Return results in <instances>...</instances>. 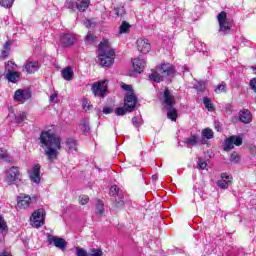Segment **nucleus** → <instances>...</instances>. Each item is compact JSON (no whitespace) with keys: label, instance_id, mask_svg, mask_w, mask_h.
Returning a JSON list of instances; mask_svg holds the SVG:
<instances>
[{"label":"nucleus","instance_id":"nucleus-1","mask_svg":"<svg viewBox=\"0 0 256 256\" xmlns=\"http://www.w3.org/2000/svg\"><path fill=\"white\" fill-rule=\"evenodd\" d=\"M39 145L44 149V155L49 163L59 159V151H61V137L55 135L51 130L42 131L39 137Z\"/></svg>","mask_w":256,"mask_h":256},{"label":"nucleus","instance_id":"nucleus-2","mask_svg":"<svg viewBox=\"0 0 256 256\" xmlns=\"http://www.w3.org/2000/svg\"><path fill=\"white\" fill-rule=\"evenodd\" d=\"M98 59L102 67H111L115 63V50L111 48V42L103 39L98 46Z\"/></svg>","mask_w":256,"mask_h":256},{"label":"nucleus","instance_id":"nucleus-3","mask_svg":"<svg viewBox=\"0 0 256 256\" xmlns=\"http://www.w3.org/2000/svg\"><path fill=\"white\" fill-rule=\"evenodd\" d=\"M163 103L165 105V109L168 111L167 118L171 121H177L179 113L175 108V96H173V93H171V90H169V88H165L163 92Z\"/></svg>","mask_w":256,"mask_h":256},{"label":"nucleus","instance_id":"nucleus-4","mask_svg":"<svg viewBox=\"0 0 256 256\" xmlns=\"http://www.w3.org/2000/svg\"><path fill=\"white\" fill-rule=\"evenodd\" d=\"M45 209H37L34 211L30 217V221L33 225V227H36V229H39V227H43L45 225Z\"/></svg>","mask_w":256,"mask_h":256},{"label":"nucleus","instance_id":"nucleus-5","mask_svg":"<svg viewBox=\"0 0 256 256\" xmlns=\"http://www.w3.org/2000/svg\"><path fill=\"white\" fill-rule=\"evenodd\" d=\"M107 83H109V81L107 80H101L93 83L91 86L92 93L96 97L100 96L102 99H105V95L107 94V89H108Z\"/></svg>","mask_w":256,"mask_h":256},{"label":"nucleus","instance_id":"nucleus-6","mask_svg":"<svg viewBox=\"0 0 256 256\" xmlns=\"http://www.w3.org/2000/svg\"><path fill=\"white\" fill-rule=\"evenodd\" d=\"M217 20L222 33H229L231 31V22L227 19V12L221 11L217 16Z\"/></svg>","mask_w":256,"mask_h":256},{"label":"nucleus","instance_id":"nucleus-7","mask_svg":"<svg viewBox=\"0 0 256 256\" xmlns=\"http://www.w3.org/2000/svg\"><path fill=\"white\" fill-rule=\"evenodd\" d=\"M243 145V138L240 136H230L224 143V151H231L234 147H241Z\"/></svg>","mask_w":256,"mask_h":256},{"label":"nucleus","instance_id":"nucleus-8","mask_svg":"<svg viewBox=\"0 0 256 256\" xmlns=\"http://www.w3.org/2000/svg\"><path fill=\"white\" fill-rule=\"evenodd\" d=\"M21 176V172L19 171V167L12 166L6 173V183L8 185H15Z\"/></svg>","mask_w":256,"mask_h":256},{"label":"nucleus","instance_id":"nucleus-9","mask_svg":"<svg viewBox=\"0 0 256 256\" xmlns=\"http://www.w3.org/2000/svg\"><path fill=\"white\" fill-rule=\"evenodd\" d=\"M47 241L49 245H54L57 247V249H60L61 251H65V249H67V241L63 238L48 234Z\"/></svg>","mask_w":256,"mask_h":256},{"label":"nucleus","instance_id":"nucleus-10","mask_svg":"<svg viewBox=\"0 0 256 256\" xmlns=\"http://www.w3.org/2000/svg\"><path fill=\"white\" fill-rule=\"evenodd\" d=\"M31 203H33V200L31 199L30 195L21 193L17 197V209H20V210L29 209V207H31Z\"/></svg>","mask_w":256,"mask_h":256},{"label":"nucleus","instance_id":"nucleus-11","mask_svg":"<svg viewBox=\"0 0 256 256\" xmlns=\"http://www.w3.org/2000/svg\"><path fill=\"white\" fill-rule=\"evenodd\" d=\"M124 107H127L129 111H135L137 107V96L134 92H128L124 98Z\"/></svg>","mask_w":256,"mask_h":256},{"label":"nucleus","instance_id":"nucleus-12","mask_svg":"<svg viewBox=\"0 0 256 256\" xmlns=\"http://www.w3.org/2000/svg\"><path fill=\"white\" fill-rule=\"evenodd\" d=\"M31 99V90L29 89H18L14 93V101L23 102Z\"/></svg>","mask_w":256,"mask_h":256},{"label":"nucleus","instance_id":"nucleus-13","mask_svg":"<svg viewBox=\"0 0 256 256\" xmlns=\"http://www.w3.org/2000/svg\"><path fill=\"white\" fill-rule=\"evenodd\" d=\"M29 177H30V181H32V183H36L38 185V183H41V165L40 164H35L31 171L29 172Z\"/></svg>","mask_w":256,"mask_h":256},{"label":"nucleus","instance_id":"nucleus-14","mask_svg":"<svg viewBox=\"0 0 256 256\" xmlns=\"http://www.w3.org/2000/svg\"><path fill=\"white\" fill-rule=\"evenodd\" d=\"M77 41V37L73 33H63L60 35V43L63 47H71Z\"/></svg>","mask_w":256,"mask_h":256},{"label":"nucleus","instance_id":"nucleus-15","mask_svg":"<svg viewBox=\"0 0 256 256\" xmlns=\"http://www.w3.org/2000/svg\"><path fill=\"white\" fill-rule=\"evenodd\" d=\"M136 45L138 51H140V53H143L144 55H147V53L151 51V43H149L148 39L139 38L136 42Z\"/></svg>","mask_w":256,"mask_h":256},{"label":"nucleus","instance_id":"nucleus-16","mask_svg":"<svg viewBox=\"0 0 256 256\" xmlns=\"http://www.w3.org/2000/svg\"><path fill=\"white\" fill-rule=\"evenodd\" d=\"M160 73L164 77H165V75H166V77H173V75H175V73H177V70L175 69V66H173L172 64L163 63L160 66Z\"/></svg>","mask_w":256,"mask_h":256},{"label":"nucleus","instance_id":"nucleus-17","mask_svg":"<svg viewBox=\"0 0 256 256\" xmlns=\"http://www.w3.org/2000/svg\"><path fill=\"white\" fill-rule=\"evenodd\" d=\"M5 78L9 83H17L21 80V72L8 70Z\"/></svg>","mask_w":256,"mask_h":256},{"label":"nucleus","instance_id":"nucleus-18","mask_svg":"<svg viewBox=\"0 0 256 256\" xmlns=\"http://www.w3.org/2000/svg\"><path fill=\"white\" fill-rule=\"evenodd\" d=\"M133 69L136 73H141L145 69V60L141 58H134L132 60Z\"/></svg>","mask_w":256,"mask_h":256},{"label":"nucleus","instance_id":"nucleus-19","mask_svg":"<svg viewBox=\"0 0 256 256\" xmlns=\"http://www.w3.org/2000/svg\"><path fill=\"white\" fill-rule=\"evenodd\" d=\"M61 75L65 81H73V78L75 77V72H73V68H71V66H68L62 69Z\"/></svg>","mask_w":256,"mask_h":256},{"label":"nucleus","instance_id":"nucleus-20","mask_svg":"<svg viewBox=\"0 0 256 256\" xmlns=\"http://www.w3.org/2000/svg\"><path fill=\"white\" fill-rule=\"evenodd\" d=\"M11 45H13V41L8 40L5 42L4 47L0 53V59H7L9 53H11Z\"/></svg>","mask_w":256,"mask_h":256},{"label":"nucleus","instance_id":"nucleus-21","mask_svg":"<svg viewBox=\"0 0 256 256\" xmlns=\"http://www.w3.org/2000/svg\"><path fill=\"white\" fill-rule=\"evenodd\" d=\"M37 69H39L37 62H28L24 65L23 71H26L28 75H32Z\"/></svg>","mask_w":256,"mask_h":256},{"label":"nucleus","instance_id":"nucleus-22","mask_svg":"<svg viewBox=\"0 0 256 256\" xmlns=\"http://www.w3.org/2000/svg\"><path fill=\"white\" fill-rule=\"evenodd\" d=\"M66 151L68 153H75V151H77V140L68 138L66 140Z\"/></svg>","mask_w":256,"mask_h":256},{"label":"nucleus","instance_id":"nucleus-23","mask_svg":"<svg viewBox=\"0 0 256 256\" xmlns=\"http://www.w3.org/2000/svg\"><path fill=\"white\" fill-rule=\"evenodd\" d=\"M239 119L242 123H251L252 116H251V111L249 110H242L239 113Z\"/></svg>","mask_w":256,"mask_h":256},{"label":"nucleus","instance_id":"nucleus-24","mask_svg":"<svg viewBox=\"0 0 256 256\" xmlns=\"http://www.w3.org/2000/svg\"><path fill=\"white\" fill-rule=\"evenodd\" d=\"M114 11L116 17H123L125 15V6L123 4H116Z\"/></svg>","mask_w":256,"mask_h":256},{"label":"nucleus","instance_id":"nucleus-25","mask_svg":"<svg viewBox=\"0 0 256 256\" xmlns=\"http://www.w3.org/2000/svg\"><path fill=\"white\" fill-rule=\"evenodd\" d=\"M84 41L86 45H93V43H97V36L93 33H88Z\"/></svg>","mask_w":256,"mask_h":256},{"label":"nucleus","instance_id":"nucleus-26","mask_svg":"<svg viewBox=\"0 0 256 256\" xmlns=\"http://www.w3.org/2000/svg\"><path fill=\"white\" fill-rule=\"evenodd\" d=\"M149 77L155 83H161V81H164L163 74H160L159 72H154V73L150 74Z\"/></svg>","mask_w":256,"mask_h":256},{"label":"nucleus","instance_id":"nucleus-27","mask_svg":"<svg viewBox=\"0 0 256 256\" xmlns=\"http://www.w3.org/2000/svg\"><path fill=\"white\" fill-rule=\"evenodd\" d=\"M214 91L217 93V95H220V93H227V83L221 82L216 86Z\"/></svg>","mask_w":256,"mask_h":256},{"label":"nucleus","instance_id":"nucleus-28","mask_svg":"<svg viewBox=\"0 0 256 256\" xmlns=\"http://www.w3.org/2000/svg\"><path fill=\"white\" fill-rule=\"evenodd\" d=\"M203 104L208 111H215V106L213 105V103H211V99H209V97L203 98Z\"/></svg>","mask_w":256,"mask_h":256},{"label":"nucleus","instance_id":"nucleus-29","mask_svg":"<svg viewBox=\"0 0 256 256\" xmlns=\"http://www.w3.org/2000/svg\"><path fill=\"white\" fill-rule=\"evenodd\" d=\"M9 230V226H7V221H5V217L3 214H0V233H5V231Z\"/></svg>","mask_w":256,"mask_h":256},{"label":"nucleus","instance_id":"nucleus-30","mask_svg":"<svg viewBox=\"0 0 256 256\" xmlns=\"http://www.w3.org/2000/svg\"><path fill=\"white\" fill-rule=\"evenodd\" d=\"M127 113H132V111H129V108L127 106L124 107H118L115 110V114L119 116L127 115Z\"/></svg>","mask_w":256,"mask_h":256},{"label":"nucleus","instance_id":"nucleus-31","mask_svg":"<svg viewBox=\"0 0 256 256\" xmlns=\"http://www.w3.org/2000/svg\"><path fill=\"white\" fill-rule=\"evenodd\" d=\"M83 25L86 27V29H95L97 23L94 19H84Z\"/></svg>","mask_w":256,"mask_h":256},{"label":"nucleus","instance_id":"nucleus-32","mask_svg":"<svg viewBox=\"0 0 256 256\" xmlns=\"http://www.w3.org/2000/svg\"><path fill=\"white\" fill-rule=\"evenodd\" d=\"M105 213V204L103 201L98 200L96 204V215H103Z\"/></svg>","mask_w":256,"mask_h":256},{"label":"nucleus","instance_id":"nucleus-33","mask_svg":"<svg viewBox=\"0 0 256 256\" xmlns=\"http://www.w3.org/2000/svg\"><path fill=\"white\" fill-rule=\"evenodd\" d=\"M202 137H204V139H213V137H214L213 130L211 128L203 129L202 130Z\"/></svg>","mask_w":256,"mask_h":256},{"label":"nucleus","instance_id":"nucleus-34","mask_svg":"<svg viewBox=\"0 0 256 256\" xmlns=\"http://www.w3.org/2000/svg\"><path fill=\"white\" fill-rule=\"evenodd\" d=\"M80 129L84 133H89V131L91 130V128L89 127V121L88 120H82L80 122Z\"/></svg>","mask_w":256,"mask_h":256},{"label":"nucleus","instance_id":"nucleus-35","mask_svg":"<svg viewBox=\"0 0 256 256\" xmlns=\"http://www.w3.org/2000/svg\"><path fill=\"white\" fill-rule=\"evenodd\" d=\"M77 9H79V11H87V9H89V0H82L77 4Z\"/></svg>","mask_w":256,"mask_h":256},{"label":"nucleus","instance_id":"nucleus-36","mask_svg":"<svg viewBox=\"0 0 256 256\" xmlns=\"http://www.w3.org/2000/svg\"><path fill=\"white\" fill-rule=\"evenodd\" d=\"M14 3L15 0H0L1 7H4L5 9H11Z\"/></svg>","mask_w":256,"mask_h":256},{"label":"nucleus","instance_id":"nucleus-37","mask_svg":"<svg viewBox=\"0 0 256 256\" xmlns=\"http://www.w3.org/2000/svg\"><path fill=\"white\" fill-rule=\"evenodd\" d=\"M27 119V112H22L20 114H18L16 117H15V122L18 124V125H21V123H23V121H25Z\"/></svg>","mask_w":256,"mask_h":256},{"label":"nucleus","instance_id":"nucleus-38","mask_svg":"<svg viewBox=\"0 0 256 256\" xmlns=\"http://www.w3.org/2000/svg\"><path fill=\"white\" fill-rule=\"evenodd\" d=\"M131 30V26L129 25V22L123 21L120 25V33H129Z\"/></svg>","mask_w":256,"mask_h":256},{"label":"nucleus","instance_id":"nucleus-39","mask_svg":"<svg viewBox=\"0 0 256 256\" xmlns=\"http://www.w3.org/2000/svg\"><path fill=\"white\" fill-rule=\"evenodd\" d=\"M216 185L220 187V189H229V185H231V182H227V180H218L216 182Z\"/></svg>","mask_w":256,"mask_h":256},{"label":"nucleus","instance_id":"nucleus-40","mask_svg":"<svg viewBox=\"0 0 256 256\" xmlns=\"http://www.w3.org/2000/svg\"><path fill=\"white\" fill-rule=\"evenodd\" d=\"M84 111H91L93 109V105H91V101L89 99L85 98L82 102Z\"/></svg>","mask_w":256,"mask_h":256},{"label":"nucleus","instance_id":"nucleus-41","mask_svg":"<svg viewBox=\"0 0 256 256\" xmlns=\"http://www.w3.org/2000/svg\"><path fill=\"white\" fill-rule=\"evenodd\" d=\"M76 256H89V254H87V250L81 247H76Z\"/></svg>","mask_w":256,"mask_h":256},{"label":"nucleus","instance_id":"nucleus-42","mask_svg":"<svg viewBox=\"0 0 256 256\" xmlns=\"http://www.w3.org/2000/svg\"><path fill=\"white\" fill-rule=\"evenodd\" d=\"M188 145H197V135H192L190 138L186 139Z\"/></svg>","mask_w":256,"mask_h":256},{"label":"nucleus","instance_id":"nucleus-43","mask_svg":"<svg viewBox=\"0 0 256 256\" xmlns=\"http://www.w3.org/2000/svg\"><path fill=\"white\" fill-rule=\"evenodd\" d=\"M241 157L239 156V154H237V152H232L231 156H230V161L234 162V163H239Z\"/></svg>","mask_w":256,"mask_h":256},{"label":"nucleus","instance_id":"nucleus-44","mask_svg":"<svg viewBox=\"0 0 256 256\" xmlns=\"http://www.w3.org/2000/svg\"><path fill=\"white\" fill-rule=\"evenodd\" d=\"M220 177H221L222 181H227L228 183H233V177L229 176V174H227V173H222Z\"/></svg>","mask_w":256,"mask_h":256},{"label":"nucleus","instance_id":"nucleus-45","mask_svg":"<svg viewBox=\"0 0 256 256\" xmlns=\"http://www.w3.org/2000/svg\"><path fill=\"white\" fill-rule=\"evenodd\" d=\"M79 203H80V205H87V203H89V196L81 195L79 197Z\"/></svg>","mask_w":256,"mask_h":256},{"label":"nucleus","instance_id":"nucleus-46","mask_svg":"<svg viewBox=\"0 0 256 256\" xmlns=\"http://www.w3.org/2000/svg\"><path fill=\"white\" fill-rule=\"evenodd\" d=\"M89 256H103V250H101V248H94Z\"/></svg>","mask_w":256,"mask_h":256},{"label":"nucleus","instance_id":"nucleus-47","mask_svg":"<svg viewBox=\"0 0 256 256\" xmlns=\"http://www.w3.org/2000/svg\"><path fill=\"white\" fill-rule=\"evenodd\" d=\"M207 162L203 161V158H198V169H206Z\"/></svg>","mask_w":256,"mask_h":256},{"label":"nucleus","instance_id":"nucleus-48","mask_svg":"<svg viewBox=\"0 0 256 256\" xmlns=\"http://www.w3.org/2000/svg\"><path fill=\"white\" fill-rule=\"evenodd\" d=\"M118 193H119V187H117V185H114L110 188V195H112V197H116Z\"/></svg>","mask_w":256,"mask_h":256},{"label":"nucleus","instance_id":"nucleus-49","mask_svg":"<svg viewBox=\"0 0 256 256\" xmlns=\"http://www.w3.org/2000/svg\"><path fill=\"white\" fill-rule=\"evenodd\" d=\"M7 157H9V152L3 148H0V159H7Z\"/></svg>","mask_w":256,"mask_h":256},{"label":"nucleus","instance_id":"nucleus-50","mask_svg":"<svg viewBox=\"0 0 256 256\" xmlns=\"http://www.w3.org/2000/svg\"><path fill=\"white\" fill-rule=\"evenodd\" d=\"M114 207H116V209H121V207H125V201L123 200H119L115 203Z\"/></svg>","mask_w":256,"mask_h":256},{"label":"nucleus","instance_id":"nucleus-51","mask_svg":"<svg viewBox=\"0 0 256 256\" xmlns=\"http://www.w3.org/2000/svg\"><path fill=\"white\" fill-rule=\"evenodd\" d=\"M103 113H104V115H109V114L113 113V108H111V107H104L103 108Z\"/></svg>","mask_w":256,"mask_h":256},{"label":"nucleus","instance_id":"nucleus-52","mask_svg":"<svg viewBox=\"0 0 256 256\" xmlns=\"http://www.w3.org/2000/svg\"><path fill=\"white\" fill-rule=\"evenodd\" d=\"M122 89H124V91H129V93H133V89H131L130 85L123 84Z\"/></svg>","mask_w":256,"mask_h":256},{"label":"nucleus","instance_id":"nucleus-53","mask_svg":"<svg viewBox=\"0 0 256 256\" xmlns=\"http://www.w3.org/2000/svg\"><path fill=\"white\" fill-rule=\"evenodd\" d=\"M57 97H58L57 93L52 94L49 98L50 103H53V101H55V98Z\"/></svg>","mask_w":256,"mask_h":256},{"label":"nucleus","instance_id":"nucleus-54","mask_svg":"<svg viewBox=\"0 0 256 256\" xmlns=\"http://www.w3.org/2000/svg\"><path fill=\"white\" fill-rule=\"evenodd\" d=\"M215 129L218 131V133H221L223 131V128L219 124H215Z\"/></svg>","mask_w":256,"mask_h":256},{"label":"nucleus","instance_id":"nucleus-55","mask_svg":"<svg viewBox=\"0 0 256 256\" xmlns=\"http://www.w3.org/2000/svg\"><path fill=\"white\" fill-rule=\"evenodd\" d=\"M0 256H13V255L7 253V251H4V252H2V253L0 254Z\"/></svg>","mask_w":256,"mask_h":256},{"label":"nucleus","instance_id":"nucleus-56","mask_svg":"<svg viewBox=\"0 0 256 256\" xmlns=\"http://www.w3.org/2000/svg\"><path fill=\"white\" fill-rule=\"evenodd\" d=\"M8 65H15V62H13V61H8Z\"/></svg>","mask_w":256,"mask_h":256},{"label":"nucleus","instance_id":"nucleus-57","mask_svg":"<svg viewBox=\"0 0 256 256\" xmlns=\"http://www.w3.org/2000/svg\"><path fill=\"white\" fill-rule=\"evenodd\" d=\"M68 9H73V5L69 4Z\"/></svg>","mask_w":256,"mask_h":256},{"label":"nucleus","instance_id":"nucleus-58","mask_svg":"<svg viewBox=\"0 0 256 256\" xmlns=\"http://www.w3.org/2000/svg\"><path fill=\"white\" fill-rule=\"evenodd\" d=\"M204 91V89L203 88H200L199 90H198V93H201V92H203Z\"/></svg>","mask_w":256,"mask_h":256},{"label":"nucleus","instance_id":"nucleus-59","mask_svg":"<svg viewBox=\"0 0 256 256\" xmlns=\"http://www.w3.org/2000/svg\"><path fill=\"white\" fill-rule=\"evenodd\" d=\"M184 71H189V69H187V68H184Z\"/></svg>","mask_w":256,"mask_h":256}]
</instances>
